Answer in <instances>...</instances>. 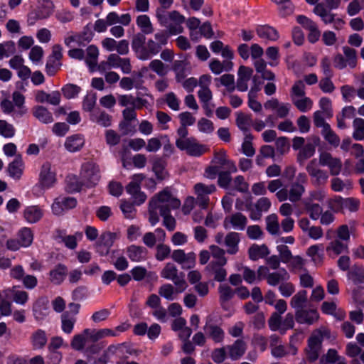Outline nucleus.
Segmentation results:
<instances>
[{
    "label": "nucleus",
    "mask_w": 364,
    "mask_h": 364,
    "mask_svg": "<svg viewBox=\"0 0 364 364\" xmlns=\"http://www.w3.org/2000/svg\"><path fill=\"white\" fill-rule=\"evenodd\" d=\"M216 188L215 185H205L202 183H196L194 186V191L197 195V203L203 208H205L209 203L208 195L215 192Z\"/></svg>",
    "instance_id": "nucleus-16"
},
{
    "label": "nucleus",
    "mask_w": 364,
    "mask_h": 364,
    "mask_svg": "<svg viewBox=\"0 0 364 364\" xmlns=\"http://www.w3.org/2000/svg\"><path fill=\"white\" fill-rule=\"evenodd\" d=\"M290 276L285 269H281L277 272H272L267 275V282L269 285L275 287L283 282L288 281Z\"/></svg>",
    "instance_id": "nucleus-38"
},
{
    "label": "nucleus",
    "mask_w": 364,
    "mask_h": 364,
    "mask_svg": "<svg viewBox=\"0 0 364 364\" xmlns=\"http://www.w3.org/2000/svg\"><path fill=\"white\" fill-rule=\"evenodd\" d=\"M314 13L318 16L325 24L332 23L335 17V15L327 10L322 4L316 5Z\"/></svg>",
    "instance_id": "nucleus-45"
},
{
    "label": "nucleus",
    "mask_w": 364,
    "mask_h": 364,
    "mask_svg": "<svg viewBox=\"0 0 364 364\" xmlns=\"http://www.w3.org/2000/svg\"><path fill=\"white\" fill-rule=\"evenodd\" d=\"M353 137L358 141L364 140V119L355 118L353 122Z\"/></svg>",
    "instance_id": "nucleus-53"
},
{
    "label": "nucleus",
    "mask_w": 364,
    "mask_h": 364,
    "mask_svg": "<svg viewBox=\"0 0 364 364\" xmlns=\"http://www.w3.org/2000/svg\"><path fill=\"white\" fill-rule=\"evenodd\" d=\"M322 245H314L310 246L307 250L306 254L311 258V260L315 264H320L323 260Z\"/></svg>",
    "instance_id": "nucleus-52"
},
{
    "label": "nucleus",
    "mask_w": 364,
    "mask_h": 364,
    "mask_svg": "<svg viewBox=\"0 0 364 364\" xmlns=\"http://www.w3.org/2000/svg\"><path fill=\"white\" fill-rule=\"evenodd\" d=\"M318 163L321 166L328 167L331 176H338L342 170L341 160L326 151H323L319 154Z\"/></svg>",
    "instance_id": "nucleus-12"
},
{
    "label": "nucleus",
    "mask_w": 364,
    "mask_h": 364,
    "mask_svg": "<svg viewBox=\"0 0 364 364\" xmlns=\"http://www.w3.org/2000/svg\"><path fill=\"white\" fill-rule=\"evenodd\" d=\"M90 120L102 127H109L112 125V117L105 111L96 110L90 115Z\"/></svg>",
    "instance_id": "nucleus-30"
},
{
    "label": "nucleus",
    "mask_w": 364,
    "mask_h": 364,
    "mask_svg": "<svg viewBox=\"0 0 364 364\" xmlns=\"http://www.w3.org/2000/svg\"><path fill=\"white\" fill-rule=\"evenodd\" d=\"M315 150L316 147L311 143H309L304 146L298 154V162L301 164H303L305 160L311 158L314 154Z\"/></svg>",
    "instance_id": "nucleus-58"
},
{
    "label": "nucleus",
    "mask_w": 364,
    "mask_h": 364,
    "mask_svg": "<svg viewBox=\"0 0 364 364\" xmlns=\"http://www.w3.org/2000/svg\"><path fill=\"white\" fill-rule=\"evenodd\" d=\"M80 176L84 186L87 187L95 186L100 179L98 165L90 161L82 164Z\"/></svg>",
    "instance_id": "nucleus-6"
},
{
    "label": "nucleus",
    "mask_w": 364,
    "mask_h": 364,
    "mask_svg": "<svg viewBox=\"0 0 364 364\" xmlns=\"http://www.w3.org/2000/svg\"><path fill=\"white\" fill-rule=\"evenodd\" d=\"M232 67L233 63L231 61L221 63L217 59H213L209 63V68L215 75H220L224 70L229 71Z\"/></svg>",
    "instance_id": "nucleus-42"
},
{
    "label": "nucleus",
    "mask_w": 364,
    "mask_h": 364,
    "mask_svg": "<svg viewBox=\"0 0 364 364\" xmlns=\"http://www.w3.org/2000/svg\"><path fill=\"white\" fill-rule=\"evenodd\" d=\"M355 228L353 225H342L335 230L336 238L331 240L326 247V252L329 255L337 256L348 250V242L350 235H354Z\"/></svg>",
    "instance_id": "nucleus-2"
},
{
    "label": "nucleus",
    "mask_w": 364,
    "mask_h": 364,
    "mask_svg": "<svg viewBox=\"0 0 364 364\" xmlns=\"http://www.w3.org/2000/svg\"><path fill=\"white\" fill-rule=\"evenodd\" d=\"M19 241L23 247L30 246L33 242V235L30 228H24L18 233Z\"/></svg>",
    "instance_id": "nucleus-61"
},
{
    "label": "nucleus",
    "mask_w": 364,
    "mask_h": 364,
    "mask_svg": "<svg viewBox=\"0 0 364 364\" xmlns=\"http://www.w3.org/2000/svg\"><path fill=\"white\" fill-rule=\"evenodd\" d=\"M306 301L307 291L306 290H300L292 296L290 305L296 311L297 309H304Z\"/></svg>",
    "instance_id": "nucleus-47"
},
{
    "label": "nucleus",
    "mask_w": 364,
    "mask_h": 364,
    "mask_svg": "<svg viewBox=\"0 0 364 364\" xmlns=\"http://www.w3.org/2000/svg\"><path fill=\"white\" fill-rule=\"evenodd\" d=\"M33 115L39 121L45 124H48L53 122L51 112H50L46 107L42 106H38L33 109Z\"/></svg>",
    "instance_id": "nucleus-50"
},
{
    "label": "nucleus",
    "mask_w": 364,
    "mask_h": 364,
    "mask_svg": "<svg viewBox=\"0 0 364 364\" xmlns=\"http://www.w3.org/2000/svg\"><path fill=\"white\" fill-rule=\"evenodd\" d=\"M76 318L72 316L68 311L61 315V328L67 334H70L74 328Z\"/></svg>",
    "instance_id": "nucleus-44"
},
{
    "label": "nucleus",
    "mask_w": 364,
    "mask_h": 364,
    "mask_svg": "<svg viewBox=\"0 0 364 364\" xmlns=\"http://www.w3.org/2000/svg\"><path fill=\"white\" fill-rule=\"evenodd\" d=\"M84 136L80 134H75L68 136L64 144L65 148L70 152L78 151L84 146Z\"/></svg>",
    "instance_id": "nucleus-28"
},
{
    "label": "nucleus",
    "mask_w": 364,
    "mask_h": 364,
    "mask_svg": "<svg viewBox=\"0 0 364 364\" xmlns=\"http://www.w3.org/2000/svg\"><path fill=\"white\" fill-rule=\"evenodd\" d=\"M160 5L156 9V18L161 26L166 27L170 34L177 35L183 31L182 24L185 22V17L177 11H167L173 0H157Z\"/></svg>",
    "instance_id": "nucleus-1"
},
{
    "label": "nucleus",
    "mask_w": 364,
    "mask_h": 364,
    "mask_svg": "<svg viewBox=\"0 0 364 364\" xmlns=\"http://www.w3.org/2000/svg\"><path fill=\"white\" fill-rule=\"evenodd\" d=\"M67 273V267L63 264H59L50 271V281L54 284L59 285L64 281Z\"/></svg>",
    "instance_id": "nucleus-35"
},
{
    "label": "nucleus",
    "mask_w": 364,
    "mask_h": 364,
    "mask_svg": "<svg viewBox=\"0 0 364 364\" xmlns=\"http://www.w3.org/2000/svg\"><path fill=\"white\" fill-rule=\"evenodd\" d=\"M343 51L348 66L351 68H354L357 64V55L355 50L348 46H344L343 48Z\"/></svg>",
    "instance_id": "nucleus-64"
},
{
    "label": "nucleus",
    "mask_w": 364,
    "mask_h": 364,
    "mask_svg": "<svg viewBox=\"0 0 364 364\" xmlns=\"http://www.w3.org/2000/svg\"><path fill=\"white\" fill-rule=\"evenodd\" d=\"M76 205L77 200L75 198L60 196L54 200L51 209L54 215H60L65 210L75 208Z\"/></svg>",
    "instance_id": "nucleus-15"
},
{
    "label": "nucleus",
    "mask_w": 364,
    "mask_h": 364,
    "mask_svg": "<svg viewBox=\"0 0 364 364\" xmlns=\"http://www.w3.org/2000/svg\"><path fill=\"white\" fill-rule=\"evenodd\" d=\"M353 187L350 180H342L338 177H333L331 180V188L335 192H343L345 190H350Z\"/></svg>",
    "instance_id": "nucleus-46"
},
{
    "label": "nucleus",
    "mask_w": 364,
    "mask_h": 364,
    "mask_svg": "<svg viewBox=\"0 0 364 364\" xmlns=\"http://www.w3.org/2000/svg\"><path fill=\"white\" fill-rule=\"evenodd\" d=\"M252 120L250 115L242 112L237 113L236 124L240 129L247 132L252 125Z\"/></svg>",
    "instance_id": "nucleus-57"
},
{
    "label": "nucleus",
    "mask_w": 364,
    "mask_h": 364,
    "mask_svg": "<svg viewBox=\"0 0 364 364\" xmlns=\"http://www.w3.org/2000/svg\"><path fill=\"white\" fill-rule=\"evenodd\" d=\"M136 23L141 28V31L145 34H149L154 31L152 23L147 15L143 14L137 16Z\"/></svg>",
    "instance_id": "nucleus-51"
},
{
    "label": "nucleus",
    "mask_w": 364,
    "mask_h": 364,
    "mask_svg": "<svg viewBox=\"0 0 364 364\" xmlns=\"http://www.w3.org/2000/svg\"><path fill=\"white\" fill-rule=\"evenodd\" d=\"M161 277L171 280L176 287H178V291L183 292L187 288V284L183 277L178 275V269L173 263L166 264L164 268L161 272Z\"/></svg>",
    "instance_id": "nucleus-11"
},
{
    "label": "nucleus",
    "mask_w": 364,
    "mask_h": 364,
    "mask_svg": "<svg viewBox=\"0 0 364 364\" xmlns=\"http://www.w3.org/2000/svg\"><path fill=\"white\" fill-rule=\"evenodd\" d=\"M86 51L87 57L85 59V62L87 65L90 67V70H93L97 65V58L99 55V50L96 46L91 45L87 47Z\"/></svg>",
    "instance_id": "nucleus-49"
},
{
    "label": "nucleus",
    "mask_w": 364,
    "mask_h": 364,
    "mask_svg": "<svg viewBox=\"0 0 364 364\" xmlns=\"http://www.w3.org/2000/svg\"><path fill=\"white\" fill-rule=\"evenodd\" d=\"M296 321L301 324L311 325L319 318L316 309H300L295 312Z\"/></svg>",
    "instance_id": "nucleus-19"
},
{
    "label": "nucleus",
    "mask_w": 364,
    "mask_h": 364,
    "mask_svg": "<svg viewBox=\"0 0 364 364\" xmlns=\"http://www.w3.org/2000/svg\"><path fill=\"white\" fill-rule=\"evenodd\" d=\"M128 257L133 262H139L146 258L147 250L142 246L131 245L127 249Z\"/></svg>",
    "instance_id": "nucleus-33"
},
{
    "label": "nucleus",
    "mask_w": 364,
    "mask_h": 364,
    "mask_svg": "<svg viewBox=\"0 0 364 364\" xmlns=\"http://www.w3.org/2000/svg\"><path fill=\"white\" fill-rule=\"evenodd\" d=\"M325 331L318 329L314 331L309 338L306 348V356L309 361H315L318 359L321 348Z\"/></svg>",
    "instance_id": "nucleus-7"
},
{
    "label": "nucleus",
    "mask_w": 364,
    "mask_h": 364,
    "mask_svg": "<svg viewBox=\"0 0 364 364\" xmlns=\"http://www.w3.org/2000/svg\"><path fill=\"white\" fill-rule=\"evenodd\" d=\"M178 293H181L178 287L175 289L171 284H165L159 289V295L169 301L175 299Z\"/></svg>",
    "instance_id": "nucleus-48"
},
{
    "label": "nucleus",
    "mask_w": 364,
    "mask_h": 364,
    "mask_svg": "<svg viewBox=\"0 0 364 364\" xmlns=\"http://www.w3.org/2000/svg\"><path fill=\"white\" fill-rule=\"evenodd\" d=\"M151 200H155V206L159 208L161 215L170 213L171 210L177 209L181 205L180 200L166 190L156 195Z\"/></svg>",
    "instance_id": "nucleus-5"
},
{
    "label": "nucleus",
    "mask_w": 364,
    "mask_h": 364,
    "mask_svg": "<svg viewBox=\"0 0 364 364\" xmlns=\"http://www.w3.org/2000/svg\"><path fill=\"white\" fill-rule=\"evenodd\" d=\"M218 291L220 294V300L223 303L230 301L235 294V290L225 284L219 286Z\"/></svg>",
    "instance_id": "nucleus-62"
},
{
    "label": "nucleus",
    "mask_w": 364,
    "mask_h": 364,
    "mask_svg": "<svg viewBox=\"0 0 364 364\" xmlns=\"http://www.w3.org/2000/svg\"><path fill=\"white\" fill-rule=\"evenodd\" d=\"M56 182V173L50 163L46 161L41 167L39 183L44 189L52 188Z\"/></svg>",
    "instance_id": "nucleus-13"
},
{
    "label": "nucleus",
    "mask_w": 364,
    "mask_h": 364,
    "mask_svg": "<svg viewBox=\"0 0 364 364\" xmlns=\"http://www.w3.org/2000/svg\"><path fill=\"white\" fill-rule=\"evenodd\" d=\"M294 105L301 112H306L310 110L313 105L312 100L305 96L292 100Z\"/></svg>",
    "instance_id": "nucleus-56"
},
{
    "label": "nucleus",
    "mask_w": 364,
    "mask_h": 364,
    "mask_svg": "<svg viewBox=\"0 0 364 364\" xmlns=\"http://www.w3.org/2000/svg\"><path fill=\"white\" fill-rule=\"evenodd\" d=\"M247 218L240 212L234 213L225 218L223 227L226 230H244L247 225Z\"/></svg>",
    "instance_id": "nucleus-14"
},
{
    "label": "nucleus",
    "mask_w": 364,
    "mask_h": 364,
    "mask_svg": "<svg viewBox=\"0 0 364 364\" xmlns=\"http://www.w3.org/2000/svg\"><path fill=\"white\" fill-rule=\"evenodd\" d=\"M306 191V188L304 185L299 183H292L290 185L289 192V200L291 203H296L301 200L302 196Z\"/></svg>",
    "instance_id": "nucleus-43"
},
{
    "label": "nucleus",
    "mask_w": 364,
    "mask_h": 364,
    "mask_svg": "<svg viewBox=\"0 0 364 364\" xmlns=\"http://www.w3.org/2000/svg\"><path fill=\"white\" fill-rule=\"evenodd\" d=\"M265 222L266 229L270 235L278 236L281 234L280 225L276 214L272 213L267 216Z\"/></svg>",
    "instance_id": "nucleus-41"
},
{
    "label": "nucleus",
    "mask_w": 364,
    "mask_h": 364,
    "mask_svg": "<svg viewBox=\"0 0 364 364\" xmlns=\"http://www.w3.org/2000/svg\"><path fill=\"white\" fill-rule=\"evenodd\" d=\"M210 255L216 259L215 262L210 263L209 266L223 267L227 263V258L225 257V250L218 245H212L209 247Z\"/></svg>",
    "instance_id": "nucleus-32"
},
{
    "label": "nucleus",
    "mask_w": 364,
    "mask_h": 364,
    "mask_svg": "<svg viewBox=\"0 0 364 364\" xmlns=\"http://www.w3.org/2000/svg\"><path fill=\"white\" fill-rule=\"evenodd\" d=\"M6 298H12L13 301L19 305L23 306L28 301V294L24 290H20L14 286L4 290Z\"/></svg>",
    "instance_id": "nucleus-22"
},
{
    "label": "nucleus",
    "mask_w": 364,
    "mask_h": 364,
    "mask_svg": "<svg viewBox=\"0 0 364 364\" xmlns=\"http://www.w3.org/2000/svg\"><path fill=\"white\" fill-rule=\"evenodd\" d=\"M173 70L176 73V80L178 82L183 81L191 71L188 63L184 60L175 61Z\"/></svg>",
    "instance_id": "nucleus-37"
},
{
    "label": "nucleus",
    "mask_w": 364,
    "mask_h": 364,
    "mask_svg": "<svg viewBox=\"0 0 364 364\" xmlns=\"http://www.w3.org/2000/svg\"><path fill=\"white\" fill-rule=\"evenodd\" d=\"M205 333L215 343H221L225 336L224 331L219 326L207 321L203 327Z\"/></svg>",
    "instance_id": "nucleus-29"
},
{
    "label": "nucleus",
    "mask_w": 364,
    "mask_h": 364,
    "mask_svg": "<svg viewBox=\"0 0 364 364\" xmlns=\"http://www.w3.org/2000/svg\"><path fill=\"white\" fill-rule=\"evenodd\" d=\"M33 315L37 321L43 320L48 314V300L39 299L33 307Z\"/></svg>",
    "instance_id": "nucleus-36"
},
{
    "label": "nucleus",
    "mask_w": 364,
    "mask_h": 364,
    "mask_svg": "<svg viewBox=\"0 0 364 364\" xmlns=\"http://www.w3.org/2000/svg\"><path fill=\"white\" fill-rule=\"evenodd\" d=\"M240 242V234L236 232H230L225 236L224 245L226 247V252L229 255H235L239 251V243Z\"/></svg>",
    "instance_id": "nucleus-26"
},
{
    "label": "nucleus",
    "mask_w": 364,
    "mask_h": 364,
    "mask_svg": "<svg viewBox=\"0 0 364 364\" xmlns=\"http://www.w3.org/2000/svg\"><path fill=\"white\" fill-rule=\"evenodd\" d=\"M171 257L176 262L181 264L183 268L191 269L196 264L194 252L186 254L183 250H176L172 252Z\"/></svg>",
    "instance_id": "nucleus-17"
},
{
    "label": "nucleus",
    "mask_w": 364,
    "mask_h": 364,
    "mask_svg": "<svg viewBox=\"0 0 364 364\" xmlns=\"http://www.w3.org/2000/svg\"><path fill=\"white\" fill-rule=\"evenodd\" d=\"M146 37L142 33H137L133 36L132 47L136 53V57L141 60H147L148 55L145 52Z\"/></svg>",
    "instance_id": "nucleus-23"
},
{
    "label": "nucleus",
    "mask_w": 364,
    "mask_h": 364,
    "mask_svg": "<svg viewBox=\"0 0 364 364\" xmlns=\"http://www.w3.org/2000/svg\"><path fill=\"white\" fill-rule=\"evenodd\" d=\"M105 20L109 26L115 25L117 23L127 26L129 25L132 21V18L129 14L119 15L117 12L112 11L106 16Z\"/></svg>",
    "instance_id": "nucleus-31"
},
{
    "label": "nucleus",
    "mask_w": 364,
    "mask_h": 364,
    "mask_svg": "<svg viewBox=\"0 0 364 364\" xmlns=\"http://www.w3.org/2000/svg\"><path fill=\"white\" fill-rule=\"evenodd\" d=\"M48 341L47 336L45 331L38 329L33 331L31 336V343L33 349L43 348Z\"/></svg>",
    "instance_id": "nucleus-39"
},
{
    "label": "nucleus",
    "mask_w": 364,
    "mask_h": 364,
    "mask_svg": "<svg viewBox=\"0 0 364 364\" xmlns=\"http://www.w3.org/2000/svg\"><path fill=\"white\" fill-rule=\"evenodd\" d=\"M144 178L143 174H135L132 176L131 182L126 186L127 192L132 196L133 204L140 205L146 199V196L140 191V183Z\"/></svg>",
    "instance_id": "nucleus-9"
},
{
    "label": "nucleus",
    "mask_w": 364,
    "mask_h": 364,
    "mask_svg": "<svg viewBox=\"0 0 364 364\" xmlns=\"http://www.w3.org/2000/svg\"><path fill=\"white\" fill-rule=\"evenodd\" d=\"M347 279L354 285L364 288V267L354 264L347 272Z\"/></svg>",
    "instance_id": "nucleus-21"
},
{
    "label": "nucleus",
    "mask_w": 364,
    "mask_h": 364,
    "mask_svg": "<svg viewBox=\"0 0 364 364\" xmlns=\"http://www.w3.org/2000/svg\"><path fill=\"white\" fill-rule=\"evenodd\" d=\"M321 134L325 140L333 147H338L340 144L339 136L331 129V127H326V129L321 130Z\"/></svg>",
    "instance_id": "nucleus-55"
},
{
    "label": "nucleus",
    "mask_w": 364,
    "mask_h": 364,
    "mask_svg": "<svg viewBox=\"0 0 364 364\" xmlns=\"http://www.w3.org/2000/svg\"><path fill=\"white\" fill-rule=\"evenodd\" d=\"M24 219L31 224L38 223L43 215V210L36 205H29L25 208L23 210Z\"/></svg>",
    "instance_id": "nucleus-27"
},
{
    "label": "nucleus",
    "mask_w": 364,
    "mask_h": 364,
    "mask_svg": "<svg viewBox=\"0 0 364 364\" xmlns=\"http://www.w3.org/2000/svg\"><path fill=\"white\" fill-rule=\"evenodd\" d=\"M249 257L252 261L263 258L269 254L268 247L265 245H252L248 250Z\"/></svg>",
    "instance_id": "nucleus-40"
},
{
    "label": "nucleus",
    "mask_w": 364,
    "mask_h": 364,
    "mask_svg": "<svg viewBox=\"0 0 364 364\" xmlns=\"http://www.w3.org/2000/svg\"><path fill=\"white\" fill-rule=\"evenodd\" d=\"M257 35L262 39L268 41H276L279 38L277 30L269 25H259L255 29Z\"/></svg>",
    "instance_id": "nucleus-25"
},
{
    "label": "nucleus",
    "mask_w": 364,
    "mask_h": 364,
    "mask_svg": "<svg viewBox=\"0 0 364 364\" xmlns=\"http://www.w3.org/2000/svg\"><path fill=\"white\" fill-rule=\"evenodd\" d=\"M306 170L309 173L312 184L316 187L324 186L329 178V173L323 169L318 168L316 160L310 161L306 165Z\"/></svg>",
    "instance_id": "nucleus-8"
},
{
    "label": "nucleus",
    "mask_w": 364,
    "mask_h": 364,
    "mask_svg": "<svg viewBox=\"0 0 364 364\" xmlns=\"http://www.w3.org/2000/svg\"><path fill=\"white\" fill-rule=\"evenodd\" d=\"M16 52L15 43L13 41H6L0 43V60L9 57Z\"/></svg>",
    "instance_id": "nucleus-63"
},
{
    "label": "nucleus",
    "mask_w": 364,
    "mask_h": 364,
    "mask_svg": "<svg viewBox=\"0 0 364 364\" xmlns=\"http://www.w3.org/2000/svg\"><path fill=\"white\" fill-rule=\"evenodd\" d=\"M66 182V189L70 193L80 191L82 186H84L82 181L81 179L80 181L76 176H68Z\"/></svg>",
    "instance_id": "nucleus-60"
},
{
    "label": "nucleus",
    "mask_w": 364,
    "mask_h": 364,
    "mask_svg": "<svg viewBox=\"0 0 364 364\" xmlns=\"http://www.w3.org/2000/svg\"><path fill=\"white\" fill-rule=\"evenodd\" d=\"M116 239L117 234L114 232H105L102 233L97 243L99 254L102 256L107 255Z\"/></svg>",
    "instance_id": "nucleus-18"
},
{
    "label": "nucleus",
    "mask_w": 364,
    "mask_h": 364,
    "mask_svg": "<svg viewBox=\"0 0 364 364\" xmlns=\"http://www.w3.org/2000/svg\"><path fill=\"white\" fill-rule=\"evenodd\" d=\"M54 4L50 0L44 1L41 9L36 14L38 19H44L48 18L54 11Z\"/></svg>",
    "instance_id": "nucleus-54"
},
{
    "label": "nucleus",
    "mask_w": 364,
    "mask_h": 364,
    "mask_svg": "<svg viewBox=\"0 0 364 364\" xmlns=\"http://www.w3.org/2000/svg\"><path fill=\"white\" fill-rule=\"evenodd\" d=\"M253 70L244 65L240 66L237 72V80L235 88L240 92H245L248 89V82L250 80Z\"/></svg>",
    "instance_id": "nucleus-20"
},
{
    "label": "nucleus",
    "mask_w": 364,
    "mask_h": 364,
    "mask_svg": "<svg viewBox=\"0 0 364 364\" xmlns=\"http://www.w3.org/2000/svg\"><path fill=\"white\" fill-rule=\"evenodd\" d=\"M226 349L228 356L232 360H237L245 354L247 344L244 341L237 339L232 345L226 346Z\"/></svg>",
    "instance_id": "nucleus-24"
},
{
    "label": "nucleus",
    "mask_w": 364,
    "mask_h": 364,
    "mask_svg": "<svg viewBox=\"0 0 364 364\" xmlns=\"http://www.w3.org/2000/svg\"><path fill=\"white\" fill-rule=\"evenodd\" d=\"M326 197L325 191L314 189L309 191L308 195L301 200L304 211L313 220L319 218L322 213V207L318 203H322Z\"/></svg>",
    "instance_id": "nucleus-3"
},
{
    "label": "nucleus",
    "mask_w": 364,
    "mask_h": 364,
    "mask_svg": "<svg viewBox=\"0 0 364 364\" xmlns=\"http://www.w3.org/2000/svg\"><path fill=\"white\" fill-rule=\"evenodd\" d=\"M165 166L166 162L162 159L156 158L154 159L153 171L159 179L162 180L166 178L167 173L165 170Z\"/></svg>",
    "instance_id": "nucleus-59"
},
{
    "label": "nucleus",
    "mask_w": 364,
    "mask_h": 364,
    "mask_svg": "<svg viewBox=\"0 0 364 364\" xmlns=\"http://www.w3.org/2000/svg\"><path fill=\"white\" fill-rule=\"evenodd\" d=\"M177 148L194 157H199L208 150L205 145L200 144L194 137H189V140L177 143Z\"/></svg>",
    "instance_id": "nucleus-10"
},
{
    "label": "nucleus",
    "mask_w": 364,
    "mask_h": 364,
    "mask_svg": "<svg viewBox=\"0 0 364 364\" xmlns=\"http://www.w3.org/2000/svg\"><path fill=\"white\" fill-rule=\"evenodd\" d=\"M24 164L20 156H17L15 159L11 162L7 168L9 176L15 179L18 180L23 171Z\"/></svg>",
    "instance_id": "nucleus-34"
},
{
    "label": "nucleus",
    "mask_w": 364,
    "mask_h": 364,
    "mask_svg": "<svg viewBox=\"0 0 364 364\" xmlns=\"http://www.w3.org/2000/svg\"><path fill=\"white\" fill-rule=\"evenodd\" d=\"M326 197L325 191L314 189L309 191L308 195L301 200L304 211L313 220L319 218L322 213V207L318 203H322Z\"/></svg>",
    "instance_id": "nucleus-4"
}]
</instances>
